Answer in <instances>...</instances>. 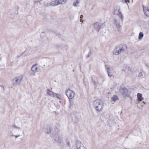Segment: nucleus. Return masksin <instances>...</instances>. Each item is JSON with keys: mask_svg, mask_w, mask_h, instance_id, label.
<instances>
[{"mask_svg": "<svg viewBox=\"0 0 149 149\" xmlns=\"http://www.w3.org/2000/svg\"><path fill=\"white\" fill-rule=\"evenodd\" d=\"M127 46L124 44H121L116 47L113 51V54L116 55H118L121 53L127 50Z\"/></svg>", "mask_w": 149, "mask_h": 149, "instance_id": "1", "label": "nucleus"}, {"mask_svg": "<svg viewBox=\"0 0 149 149\" xmlns=\"http://www.w3.org/2000/svg\"><path fill=\"white\" fill-rule=\"evenodd\" d=\"M93 105L96 110L97 112H100L103 109L104 104L102 100H97L94 102Z\"/></svg>", "mask_w": 149, "mask_h": 149, "instance_id": "2", "label": "nucleus"}, {"mask_svg": "<svg viewBox=\"0 0 149 149\" xmlns=\"http://www.w3.org/2000/svg\"><path fill=\"white\" fill-rule=\"evenodd\" d=\"M123 20H122L120 18L118 19H114L113 20V23L115 25L118 31L119 32H121L122 29V24Z\"/></svg>", "mask_w": 149, "mask_h": 149, "instance_id": "3", "label": "nucleus"}, {"mask_svg": "<svg viewBox=\"0 0 149 149\" xmlns=\"http://www.w3.org/2000/svg\"><path fill=\"white\" fill-rule=\"evenodd\" d=\"M53 141L54 143H56L58 144H61L63 141L62 138L58 134H54L52 136Z\"/></svg>", "mask_w": 149, "mask_h": 149, "instance_id": "4", "label": "nucleus"}, {"mask_svg": "<svg viewBox=\"0 0 149 149\" xmlns=\"http://www.w3.org/2000/svg\"><path fill=\"white\" fill-rule=\"evenodd\" d=\"M113 15L118 16L122 20H123L124 16L120 11V9L119 7H116L115 8Z\"/></svg>", "mask_w": 149, "mask_h": 149, "instance_id": "5", "label": "nucleus"}, {"mask_svg": "<svg viewBox=\"0 0 149 149\" xmlns=\"http://www.w3.org/2000/svg\"><path fill=\"white\" fill-rule=\"evenodd\" d=\"M65 94L68 97L71 99L74 97L75 93L74 92L68 89L66 92Z\"/></svg>", "mask_w": 149, "mask_h": 149, "instance_id": "6", "label": "nucleus"}, {"mask_svg": "<svg viewBox=\"0 0 149 149\" xmlns=\"http://www.w3.org/2000/svg\"><path fill=\"white\" fill-rule=\"evenodd\" d=\"M103 26L102 24L99 22H96L94 24V28L97 32H99L100 30L103 28Z\"/></svg>", "mask_w": 149, "mask_h": 149, "instance_id": "7", "label": "nucleus"}, {"mask_svg": "<svg viewBox=\"0 0 149 149\" xmlns=\"http://www.w3.org/2000/svg\"><path fill=\"white\" fill-rule=\"evenodd\" d=\"M120 91L124 97L127 96L128 95V91L125 87L120 89Z\"/></svg>", "mask_w": 149, "mask_h": 149, "instance_id": "8", "label": "nucleus"}, {"mask_svg": "<svg viewBox=\"0 0 149 149\" xmlns=\"http://www.w3.org/2000/svg\"><path fill=\"white\" fill-rule=\"evenodd\" d=\"M23 78V76L22 75H21L19 76L15 77L13 79V81H15V83L17 84H19L21 82Z\"/></svg>", "mask_w": 149, "mask_h": 149, "instance_id": "9", "label": "nucleus"}, {"mask_svg": "<svg viewBox=\"0 0 149 149\" xmlns=\"http://www.w3.org/2000/svg\"><path fill=\"white\" fill-rule=\"evenodd\" d=\"M47 95L51 97H53L54 96V94L55 93L54 92L52 91V88L50 89H47Z\"/></svg>", "mask_w": 149, "mask_h": 149, "instance_id": "10", "label": "nucleus"}, {"mask_svg": "<svg viewBox=\"0 0 149 149\" xmlns=\"http://www.w3.org/2000/svg\"><path fill=\"white\" fill-rule=\"evenodd\" d=\"M143 10L145 15L149 17V7L143 6Z\"/></svg>", "mask_w": 149, "mask_h": 149, "instance_id": "11", "label": "nucleus"}, {"mask_svg": "<svg viewBox=\"0 0 149 149\" xmlns=\"http://www.w3.org/2000/svg\"><path fill=\"white\" fill-rule=\"evenodd\" d=\"M75 145L77 149L80 148L81 146V142L78 140H77L76 141Z\"/></svg>", "mask_w": 149, "mask_h": 149, "instance_id": "12", "label": "nucleus"}, {"mask_svg": "<svg viewBox=\"0 0 149 149\" xmlns=\"http://www.w3.org/2000/svg\"><path fill=\"white\" fill-rule=\"evenodd\" d=\"M109 76L111 77L113 74V69L112 68L107 70Z\"/></svg>", "mask_w": 149, "mask_h": 149, "instance_id": "13", "label": "nucleus"}, {"mask_svg": "<svg viewBox=\"0 0 149 149\" xmlns=\"http://www.w3.org/2000/svg\"><path fill=\"white\" fill-rule=\"evenodd\" d=\"M59 5L58 2V0H56L54 1L51 2L50 3V5L52 6H57Z\"/></svg>", "mask_w": 149, "mask_h": 149, "instance_id": "14", "label": "nucleus"}, {"mask_svg": "<svg viewBox=\"0 0 149 149\" xmlns=\"http://www.w3.org/2000/svg\"><path fill=\"white\" fill-rule=\"evenodd\" d=\"M38 70L37 67V65L36 64L33 65L31 67V70L33 72H35L37 71Z\"/></svg>", "mask_w": 149, "mask_h": 149, "instance_id": "15", "label": "nucleus"}, {"mask_svg": "<svg viewBox=\"0 0 149 149\" xmlns=\"http://www.w3.org/2000/svg\"><path fill=\"white\" fill-rule=\"evenodd\" d=\"M142 94L140 93H138L137 94V97L139 101H141L143 100L142 97Z\"/></svg>", "mask_w": 149, "mask_h": 149, "instance_id": "16", "label": "nucleus"}, {"mask_svg": "<svg viewBox=\"0 0 149 149\" xmlns=\"http://www.w3.org/2000/svg\"><path fill=\"white\" fill-rule=\"evenodd\" d=\"M59 4H62L65 3L66 2V0H58Z\"/></svg>", "mask_w": 149, "mask_h": 149, "instance_id": "17", "label": "nucleus"}, {"mask_svg": "<svg viewBox=\"0 0 149 149\" xmlns=\"http://www.w3.org/2000/svg\"><path fill=\"white\" fill-rule=\"evenodd\" d=\"M138 77H140V78H143L145 77V74L143 72H140L138 76Z\"/></svg>", "mask_w": 149, "mask_h": 149, "instance_id": "18", "label": "nucleus"}, {"mask_svg": "<svg viewBox=\"0 0 149 149\" xmlns=\"http://www.w3.org/2000/svg\"><path fill=\"white\" fill-rule=\"evenodd\" d=\"M54 95V96L53 97H56L59 100H61V97L60 94L55 93V94Z\"/></svg>", "mask_w": 149, "mask_h": 149, "instance_id": "19", "label": "nucleus"}, {"mask_svg": "<svg viewBox=\"0 0 149 149\" xmlns=\"http://www.w3.org/2000/svg\"><path fill=\"white\" fill-rule=\"evenodd\" d=\"M144 36V34L143 32H140L139 34V36L138 37V38L139 40H141L142 39L143 37Z\"/></svg>", "mask_w": 149, "mask_h": 149, "instance_id": "20", "label": "nucleus"}, {"mask_svg": "<svg viewBox=\"0 0 149 149\" xmlns=\"http://www.w3.org/2000/svg\"><path fill=\"white\" fill-rule=\"evenodd\" d=\"M118 99V96L116 95H114L112 97V100L114 102H115L116 100Z\"/></svg>", "mask_w": 149, "mask_h": 149, "instance_id": "21", "label": "nucleus"}, {"mask_svg": "<svg viewBox=\"0 0 149 149\" xmlns=\"http://www.w3.org/2000/svg\"><path fill=\"white\" fill-rule=\"evenodd\" d=\"M45 130V132L47 134H49L51 133V130L50 127L48 128V130Z\"/></svg>", "mask_w": 149, "mask_h": 149, "instance_id": "22", "label": "nucleus"}, {"mask_svg": "<svg viewBox=\"0 0 149 149\" xmlns=\"http://www.w3.org/2000/svg\"><path fill=\"white\" fill-rule=\"evenodd\" d=\"M93 83V85L95 86H97L99 84V82L97 81H96L95 80H94Z\"/></svg>", "mask_w": 149, "mask_h": 149, "instance_id": "23", "label": "nucleus"}, {"mask_svg": "<svg viewBox=\"0 0 149 149\" xmlns=\"http://www.w3.org/2000/svg\"><path fill=\"white\" fill-rule=\"evenodd\" d=\"M122 2L123 3H126L127 4V5L128 6V3H130L129 0H122Z\"/></svg>", "mask_w": 149, "mask_h": 149, "instance_id": "24", "label": "nucleus"}, {"mask_svg": "<svg viewBox=\"0 0 149 149\" xmlns=\"http://www.w3.org/2000/svg\"><path fill=\"white\" fill-rule=\"evenodd\" d=\"M79 3V2L78 1H77L75 2H74L73 3V5L74 6H76L78 3Z\"/></svg>", "mask_w": 149, "mask_h": 149, "instance_id": "25", "label": "nucleus"}, {"mask_svg": "<svg viewBox=\"0 0 149 149\" xmlns=\"http://www.w3.org/2000/svg\"><path fill=\"white\" fill-rule=\"evenodd\" d=\"M83 18V16L82 15H81L80 16V22H83V21L82 20V19Z\"/></svg>", "mask_w": 149, "mask_h": 149, "instance_id": "26", "label": "nucleus"}, {"mask_svg": "<svg viewBox=\"0 0 149 149\" xmlns=\"http://www.w3.org/2000/svg\"><path fill=\"white\" fill-rule=\"evenodd\" d=\"M105 68H106L107 70H108L109 69L111 68H110V67H109V65H105Z\"/></svg>", "mask_w": 149, "mask_h": 149, "instance_id": "27", "label": "nucleus"}, {"mask_svg": "<svg viewBox=\"0 0 149 149\" xmlns=\"http://www.w3.org/2000/svg\"><path fill=\"white\" fill-rule=\"evenodd\" d=\"M91 49H90L89 52H88V55L87 56V57H89L91 55Z\"/></svg>", "mask_w": 149, "mask_h": 149, "instance_id": "28", "label": "nucleus"}, {"mask_svg": "<svg viewBox=\"0 0 149 149\" xmlns=\"http://www.w3.org/2000/svg\"><path fill=\"white\" fill-rule=\"evenodd\" d=\"M12 127L14 128H17L18 127H17L15 124L13 125H12Z\"/></svg>", "mask_w": 149, "mask_h": 149, "instance_id": "29", "label": "nucleus"}, {"mask_svg": "<svg viewBox=\"0 0 149 149\" xmlns=\"http://www.w3.org/2000/svg\"><path fill=\"white\" fill-rule=\"evenodd\" d=\"M79 149H86V148L84 146H81V148Z\"/></svg>", "mask_w": 149, "mask_h": 149, "instance_id": "30", "label": "nucleus"}, {"mask_svg": "<svg viewBox=\"0 0 149 149\" xmlns=\"http://www.w3.org/2000/svg\"><path fill=\"white\" fill-rule=\"evenodd\" d=\"M67 145L68 146H70V141L68 142H67Z\"/></svg>", "mask_w": 149, "mask_h": 149, "instance_id": "31", "label": "nucleus"}, {"mask_svg": "<svg viewBox=\"0 0 149 149\" xmlns=\"http://www.w3.org/2000/svg\"><path fill=\"white\" fill-rule=\"evenodd\" d=\"M91 81H92V82L93 83V81H94V80H93V77H91Z\"/></svg>", "mask_w": 149, "mask_h": 149, "instance_id": "32", "label": "nucleus"}, {"mask_svg": "<svg viewBox=\"0 0 149 149\" xmlns=\"http://www.w3.org/2000/svg\"><path fill=\"white\" fill-rule=\"evenodd\" d=\"M19 135L18 136H16V135H14V136L16 137V138H17L19 136Z\"/></svg>", "mask_w": 149, "mask_h": 149, "instance_id": "33", "label": "nucleus"}, {"mask_svg": "<svg viewBox=\"0 0 149 149\" xmlns=\"http://www.w3.org/2000/svg\"><path fill=\"white\" fill-rule=\"evenodd\" d=\"M17 129H18V130H21V128L18 127H17Z\"/></svg>", "mask_w": 149, "mask_h": 149, "instance_id": "34", "label": "nucleus"}, {"mask_svg": "<svg viewBox=\"0 0 149 149\" xmlns=\"http://www.w3.org/2000/svg\"><path fill=\"white\" fill-rule=\"evenodd\" d=\"M0 86L1 87H3V88H4V87H3L1 85H0Z\"/></svg>", "mask_w": 149, "mask_h": 149, "instance_id": "35", "label": "nucleus"}, {"mask_svg": "<svg viewBox=\"0 0 149 149\" xmlns=\"http://www.w3.org/2000/svg\"><path fill=\"white\" fill-rule=\"evenodd\" d=\"M14 135H11V136H14Z\"/></svg>", "mask_w": 149, "mask_h": 149, "instance_id": "36", "label": "nucleus"}, {"mask_svg": "<svg viewBox=\"0 0 149 149\" xmlns=\"http://www.w3.org/2000/svg\"><path fill=\"white\" fill-rule=\"evenodd\" d=\"M70 102L71 101V100H70Z\"/></svg>", "mask_w": 149, "mask_h": 149, "instance_id": "37", "label": "nucleus"}]
</instances>
